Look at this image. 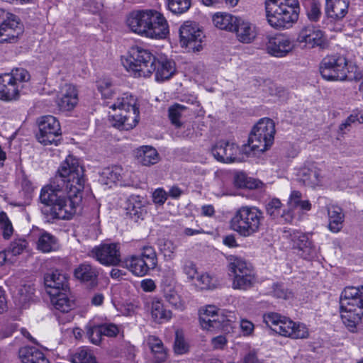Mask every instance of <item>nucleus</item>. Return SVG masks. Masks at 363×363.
<instances>
[{
	"label": "nucleus",
	"mask_w": 363,
	"mask_h": 363,
	"mask_svg": "<svg viewBox=\"0 0 363 363\" xmlns=\"http://www.w3.org/2000/svg\"><path fill=\"white\" fill-rule=\"evenodd\" d=\"M264 215L253 206H242L237 209L230 221V228L243 237H250L259 232Z\"/></svg>",
	"instance_id": "obj_5"
},
{
	"label": "nucleus",
	"mask_w": 363,
	"mask_h": 363,
	"mask_svg": "<svg viewBox=\"0 0 363 363\" xmlns=\"http://www.w3.org/2000/svg\"><path fill=\"white\" fill-rule=\"evenodd\" d=\"M212 154L218 161L225 163L240 162L242 160L239 147L225 141L218 142L212 148Z\"/></svg>",
	"instance_id": "obj_19"
},
{
	"label": "nucleus",
	"mask_w": 363,
	"mask_h": 363,
	"mask_svg": "<svg viewBox=\"0 0 363 363\" xmlns=\"http://www.w3.org/2000/svg\"><path fill=\"white\" fill-rule=\"evenodd\" d=\"M176 249L177 247L171 241L164 242V245L161 247V250L164 257L169 259L174 258Z\"/></svg>",
	"instance_id": "obj_63"
},
{
	"label": "nucleus",
	"mask_w": 363,
	"mask_h": 363,
	"mask_svg": "<svg viewBox=\"0 0 363 363\" xmlns=\"http://www.w3.org/2000/svg\"><path fill=\"white\" fill-rule=\"evenodd\" d=\"M84 170L79 160L68 155L60 164L52 181L41 189L40 200L50 208L52 219L70 220L82 200Z\"/></svg>",
	"instance_id": "obj_1"
},
{
	"label": "nucleus",
	"mask_w": 363,
	"mask_h": 363,
	"mask_svg": "<svg viewBox=\"0 0 363 363\" xmlns=\"http://www.w3.org/2000/svg\"><path fill=\"white\" fill-rule=\"evenodd\" d=\"M298 178L304 185L315 186L323 178V165L316 162H308L299 171Z\"/></svg>",
	"instance_id": "obj_22"
},
{
	"label": "nucleus",
	"mask_w": 363,
	"mask_h": 363,
	"mask_svg": "<svg viewBox=\"0 0 363 363\" xmlns=\"http://www.w3.org/2000/svg\"><path fill=\"white\" fill-rule=\"evenodd\" d=\"M150 312L152 319L158 323L169 321L172 315V311L159 299H154L152 301Z\"/></svg>",
	"instance_id": "obj_39"
},
{
	"label": "nucleus",
	"mask_w": 363,
	"mask_h": 363,
	"mask_svg": "<svg viewBox=\"0 0 363 363\" xmlns=\"http://www.w3.org/2000/svg\"><path fill=\"white\" fill-rule=\"evenodd\" d=\"M227 339L224 335H218L211 340V345L214 349L221 350L227 345Z\"/></svg>",
	"instance_id": "obj_64"
},
{
	"label": "nucleus",
	"mask_w": 363,
	"mask_h": 363,
	"mask_svg": "<svg viewBox=\"0 0 363 363\" xmlns=\"http://www.w3.org/2000/svg\"><path fill=\"white\" fill-rule=\"evenodd\" d=\"M239 17L225 12H217L213 16L214 26L220 29L228 31L235 30Z\"/></svg>",
	"instance_id": "obj_37"
},
{
	"label": "nucleus",
	"mask_w": 363,
	"mask_h": 363,
	"mask_svg": "<svg viewBox=\"0 0 363 363\" xmlns=\"http://www.w3.org/2000/svg\"><path fill=\"white\" fill-rule=\"evenodd\" d=\"M147 38L152 39H164L169 33V24L162 13L152 9Z\"/></svg>",
	"instance_id": "obj_21"
},
{
	"label": "nucleus",
	"mask_w": 363,
	"mask_h": 363,
	"mask_svg": "<svg viewBox=\"0 0 363 363\" xmlns=\"http://www.w3.org/2000/svg\"><path fill=\"white\" fill-rule=\"evenodd\" d=\"M282 204L279 199H273L267 205L266 210L268 215L273 218H279L281 220L291 223L293 220L294 214L290 211L282 210Z\"/></svg>",
	"instance_id": "obj_34"
},
{
	"label": "nucleus",
	"mask_w": 363,
	"mask_h": 363,
	"mask_svg": "<svg viewBox=\"0 0 363 363\" xmlns=\"http://www.w3.org/2000/svg\"><path fill=\"white\" fill-rule=\"evenodd\" d=\"M56 248V239L53 235L47 232L40 233L37 241L38 250L47 253L55 250Z\"/></svg>",
	"instance_id": "obj_42"
},
{
	"label": "nucleus",
	"mask_w": 363,
	"mask_h": 363,
	"mask_svg": "<svg viewBox=\"0 0 363 363\" xmlns=\"http://www.w3.org/2000/svg\"><path fill=\"white\" fill-rule=\"evenodd\" d=\"M283 236L291 242L292 247L297 250L298 255L303 259H311L316 257L317 250L306 234L289 229L284 231Z\"/></svg>",
	"instance_id": "obj_14"
},
{
	"label": "nucleus",
	"mask_w": 363,
	"mask_h": 363,
	"mask_svg": "<svg viewBox=\"0 0 363 363\" xmlns=\"http://www.w3.org/2000/svg\"><path fill=\"white\" fill-rule=\"evenodd\" d=\"M90 256L104 266H116L121 261L120 247L116 243H102L95 246Z\"/></svg>",
	"instance_id": "obj_16"
},
{
	"label": "nucleus",
	"mask_w": 363,
	"mask_h": 363,
	"mask_svg": "<svg viewBox=\"0 0 363 363\" xmlns=\"http://www.w3.org/2000/svg\"><path fill=\"white\" fill-rule=\"evenodd\" d=\"M186 109L187 108L185 106L179 104H175L169 108V118L172 123L176 127H180L182 125L180 118L183 116Z\"/></svg>",
	"instance_id": "obj_48"
},
{
	"label": "nucleus",
	"mask_w": 363,
	"mask_h": 363,
	"mask_svg": "<svg viewBox=\"0 0 363 363\" xmlns=\"http://www.w3.org/2000/svg\"><path fill=\"white\" fill-rule=\"evenodd\" d=\"M180 43L194 52L202 49L203 31L198 25L193 22L186 21L179 28Z\"/></svg>",
	"instance_id": "obj_15"
},
{
	"label": "nucleus",
	"mask_w": 363,
	"mask_h": 363,
	"mask_svg": "<svg viewBox=\"0 0 363 363\" xmlns=\"http://www.w3.org/2000/svg\"><path fill=\"white\" fill-rule=\"evenodd\" d=\"M228 270L235 289L247 290L256 282L254 269L240 257L230 256L228 258Z\"/></svg>",
	"instance_id": "obj_10"
},
{
	"label": "nucleus",
	"mask_w": 363,
	"mask_h": 363,
	"mask_svg": "<svg viewBox=\"0 0 363 363\" xmlns=\"http://www.w3.org/2000/svg\"><path fill=\"white\" fill-rule=\"evenodd\" d=\"M162 294L167 302L177 309L183 310L184 302L175 290V287L162 289Z\"/></svg>",
	"instance_id": "obj_45"
},
{
	"label": "nucleus",
	"mask_w": 363,
	"mask_h": 363,
	"mask_svg": "<svg viewBox=\"0 0 363 363\" xmlns=\"http://www.w3.org/2000/svg\"><path fill=\"white\" fill-rule=\"evenodd\" d=\"M74 274L77 279L83 282L95 284L99 272L95 267L87 262H84L74 269Z\"/></svg>",
	"instance_id": "obj_36"
},
{
	"label": "nucleus",
	"mask_w": 363,
	"mask_h": 363,
	"mask_svg": "<svg viewBox=\"0 0 363 363\" xmlns=\"http://www.w3.org/2000/svg\"><path fill=\"white\" fill-rule=\"evenodd\" d=\"M78 104V91L75 86L65 84L61 89L60 96L57 100V104L60 111L72 110Z\"/></svg>",
	"instance_id": "obj_26"
},
{
	"label": "nucleus",
	"mask_w": 363,
	"mask_h": 363,
	"mask_svg": "<svg viewBox=\"0 0 363 363\" xmlns=\"http://www.w3.org/2000/svg\"><path fill=\"white\" fill-rule=\"evenodd\" d=\"M167 9L175 14L187 11L191 6V0H167Z\"/></svg>",
	"instance_id": "obj_47"
},
{
	"label": "nucleus",
	"mask_w": 363,
	"mask_h": 363,
	"mask_svg": "<svg viewBox=\"0 0 363 363\" xmlns=\"http://www.w3.org/2000/svg\"><path fill=\"white\" fill-rule=\"evenodd\" d=\"M106 106L113 111L119 110L121 113L111 116L112 125L121 130L133 129L139 121V108L137 99L129 93L117 96L113 101H106Z\"/></svg>",
	"instance_id": "obj_3"
},
{
	"label": "nucleus",
	"mask_w": 363,
	"mask_h": 363,
	"mask_svg": "<svg viewBox=\"0 0 363 363\" xmlns=\"http://www.w3.org/2000/svg\"><path fill=\"white\" fill-rule=\"evenodd\" d=\"M45 284L48 289V293L50 296L68 291L67 279L58 271L47 274L45 276Z\"/></svg>",
	"instance_id": "obj_27"
},
{
	"label": "nucleus",
	"mask_w": 363,
	"mask_h": 363,
	"mask_svg": "<svg viewBox=\"0 0 363 363\" xmlns=\"http://www.w3.org/2000/svg\"><path fill=\"white\" fill-rule=\"evenodd\" d=\"M33 293L34 288L30 284H22L13 291V298L18 306L25 308L31 301Z\"/></svg>",
	"instance_id": "obj_40"
},
{
	"label": "nucleus",
	"mask_w": 363,
	"mask_h": 363,
	"mask_svg": "<svg viewBox=\"0 0 363 363\" xmlns=\"http://www.w3.org/2000/svg\"><path fill=\"white\" fill-rule=\"evenodd\" d=\"M155 56L147 49L131 47L127 56L121 58L125 69L134 77H148L154 72Z\"/></svg>",
	"instance_id": "obj_6"
},
{
	"label": "nucleus",
	"mask_w": 363,
	"mask_h": 363,
	"mask_svg": "<svg viewBox=\"0 0 363 363\" xmlns=\"http://www.w3.org/2000/svg\"><path fill=\"white\" fill-rule=\"evenodd\" d=\"M98 89L101 94L102 98L104 99V105L106 102L113 101L116 99V93L111 89V84L108 79L100 80L98 82Z\"/></svg>",
	"instance_id": "obj_49"
},
{
	"label": "nucleus",
	"mask_w": 363,
	"mask_h": 363,
	"mask_svg": "<svg viewBox=\"0 0 363 363\" xmlns=\"http://www.w3.org/2000/svg\"><path fill=\"white\" fill-rule=\"evenodd\" d=\"M266 325L279 335L292 339L307 338L308 329L305 324L295 323L290 318L277 313H268L263 315Z\"/></svg>",
	"instance_id": "obj_9"
},
{
	"label": "nucleus",
	"mask_w": 363,
	"mask_h": 363,
	"mask_svg": "<svg viewBox=\"0 0 363 363\" xmlns=\"http://www.w3.org/2000/svg\"><path fill=\"white\" fill-rule=\"evenodd\" d=\"M173 350L174 353L178 355L186 354L189 351V345L180 330H177L175 333Z\"/></svg>",
	"instance_id": "obj_46"
},
{
	"label": "nucleus",
	"mask_w": 363,
	"mask_h": 363,
	"mask_svg": "<svg viewBox=\"0 0 363 363\" xmlns=\"http://www.w3.org/2000/svg\"><path fill=\"white\" fill-rule=\"evenodd\" d=\"M183 272L187 276L188 279L193 280L197 274V269L195 264L190 260H185L182 264Z\"/></svg>",
	"instance_id": "obj_60"
},
{
	"label": "nucleus",
	"mask_w": 363,
	"mask_h": 363,
	"mask_svg": "<svg viewBox=\"0 0 363 363\" xmlns=\"http://www.w3.org/2000/svg\"><path fill=\"white\" fill-rule=\"evenodd\" d=\"M216 306L209 305L199 310V323L203 330L213 331L221 327V317Z\"/></svg>",
	"instance_id": "obj_23"
},
{
	"label": "nucleus",
	"mask_w": 363,
	"mask_h": 363,
	"mask_svg": "<svg viewBox=\"0 0 363 363\" xmlns=\"http://www.w3.org/2000/svg\"><path fill=\"white\" fill-rule=\"evenodd\" d=\"M0 230L6 240H9L13 233L12 223L4 211L0 212Z\"/></svg>",
	"instance_id": "obj_52"
},
{
	"label": "nucleus",
	"mask_w": 363,
	"mask_h": 363,
	"mask_svg": "<svg viewBox=\"0 0 363 363\" xmlns=\"http://www.w3.org/2000/svg\"><path fill=\"white\" fill-rule=\"evenodd\" d=\"M266 16L269 24L274 28H289L298 20V0H265Z\"/></svg>",
	"instance_id": "obj_4"
},
{
	"label": "nucleus",
	"mask_w": 363,
	"mask_h": 363,
	"mask_svg": "<svg viewBox=\"0 0 363 363\" xmlns=\"http://www.w3.org/2000/svg\"><path fill=\"white\" fill-rule=\"evenodd\" d=\"M177 284L176 272L173 269L168 268L163 272L161 279V290L175 287Z\"/></svg>",
	"instance_id": "obj_53"
},
{
	"label": "nucleus",
	"mask_w": 363,
	"mask_h": 363,
	"mask_svg": "<svg viewBox=\"0 0 363 363\" xmlns=\"http://www.w3.org/2000/svg\"><path fill=\"white\" fill-rule=\"evenodd\" d=\"M235 30L238 40L243 43H250L256 38L257 30L255 25L239 17Z\"/></svg>",
	"instance_id": "obj_28"
},
{
	"label": "nucleus",
	"mask_w": 363,
	"mask_h": 363,
	"mask_svg": "<svg viewBox=\"0 0 363 363\" xmlns=\"http://www.w3.org/2000/svg\"><path fill=\"white\" fill-rule=\"evenodd\" d=\"M147 343L151 350L155 362L160 363L167 359V351L160 339L155 335H150L147 337Z\"/></svg>",
	"instance_id": "obj_38"
},
{
	"label": "nucleus",
	"mask_w": 363,
	"mask_h": 363,
	"mask_svg": "<svg viewBox=\"0 0 363 363\" xmlns=\"http://www.w3.org/2000/svg\"><path fill=\"white\" fill-rule=\"evenodd\" d=\"M347 60L337 55H327L320 62L319 66L322 77L331 82L345 81L350 78V72Z\"/></svg>",
	"instance_id": "obj_11"
},
{
	"label": "nucleus",
	"mask_w": 363,
	"mask_h": 363,
	"mask_svg": "<svg viewBox=\"0 0 363 363\" xmlns=\"http://www.w3.org/2000/svg\"><path fill=\"white\" fill-rule=\"evenodd\" d=\"M61 127L58 120L53 116L47 115L38 119L37 140L43 145H57L61 138Z\"/></svg>",
	"instance_id": "obj_12"
},
{
	"label": "nucleus",
	"mask_w": 363,
	"mask_h": 363,
	"mask_svg": "<svg viewBox=\"0 0 363 363\" xmlns=\"http://www.w3.org/2000/svg\"><path fill=\"white\" fill-rule=\"evenodd\" d=\"M23 33V27L18 18L0 9V43L12 42Z\"/></svg>",
	"instance_id": "obj_13"
},
{
	"label": "nucleus",
	"mask_w": 363,
	"mask_h": 363,
	"mask_svg": "<svg viewBox=\"0 0 363 363\" xmlns=\"http://www.w3.org/2000/svg\"><path fill=\"white\" fill-rule=\"evenodd\" d=\"M266 48L267 52L272 56L283 57L293 50L294 45L289 37L278 34L268 38Z\"/></svg>",
	"instance_id": "obj_20"
},
{
	"label": "nucleus",
	"mask_w": 363,
	"mask_h": 363,
	"mask_svg": "<svg viewBox=\"0 0 363 363\" xmlns=\"http://www.w3.org/2000/svg\"><path fill=\"white\" fill-rule=\"evenodd\" d=\"M322 15L321 4L315 0H313L307 10V16L311 21L317 22Z\"/></svg>",
	"instance_id": "obj_56"
},
{
	"label": "nucleus",
	"mask_w": 363,
	"mask_h": 363,
	"mask_svg": "<svg viewBox=\"0 0 363 363\" xmlns=\"http://www.w3.org/2000/svg\"><path fill=\"white\" fill-rule=\"evenodd\" d=\"M195 279V285L201 290L213 289L218 285L216 277L206 272L198 274Z\"/></svg>",
	"instance_id": "obj_44"
},
{
	"label": "nucleus",
	"mask_w": 363,
	"mask_h": 363,
	"mask_svg": "<svg viewBox=\"0 0 363 363\" xmlns=\"http://www.w3.org/2000/svg\"><path fill=\"white\" fill-rule=\"evenodd\" d=\"M67 292L68 291H65L50 296L51 302L55 308L65 314L62 315H59L57 316L59 323L62 324L71 322L74 318V316L69 313L74 308V303L69 298Z\"/></svg>",
	"instance_id": "obj_24"
},
{
	"label": "nucleus",
	"mask_w": 363,
	"mask_h": 363,
	"mask_svg": "<svg viewBox=\"0 0 363 363\" xmlns=\"http://www.w3.org/2000/svg\"><path fill=\"white\" fill-rule=\"evenodd\" d=\"M135 155L137 162L143 166L153 165L160 160V155L156 149L149 145H143L137 148Z\"/></svg>",
	"instance_id": "obj_33"
},
{
	"label": "nucleus",
	"mask_w": 363,
	"mask_h": 363,
	"mask_svg": "<svg viewBox=\"0 0 363 363\" xmlns=\"http://www.w3.org/2000/svg\"><path fill=\"white\" fill-rule=\"evenodd\" d=\"M71 362L72 363H97L92 351L86 347L79 348L72 355Z\"/></svg>",
	"instance_id": "obj_43"
},
{
	"label": "nucleus",
	"mask_w": 363,
	"mask_h": 363,
	"mask_svg": "<svg viewBox=\"0 0 363 363\" xmlns=\"http://www.w3.org/2000/svg\"><path fill=\"white\" fill-rule=\"evenodd\" d=\"M301 201V194L298 191H292L288 201L287 211L293 213L294 209L298 208Z\"/></svg>",
	"instance_id": "obj_59"
},
{
	"label": "nucleus",
	"mask_w": 363,
	"mask_h": 363,
	"mask_svg": "<svg viewBox=\"0 0 363 363\" xmlns=\"http://www.w3.org/2000/svg\"><path fill=\"white\" fill-rule=\"evenodd\" d=\"M100 326L104 336L113 337L119 333V329L115 324L105 323L100 325Z\"/></svg>",
	"instance_id": "obj_61"
},
{
	"label": "nucleus",
	"mask_w": 363,
	"mask_h": 363,
	"mask_svg": "<svg viewBox=\"0 0 363 363\" xmlns=\"http://www.w3.org/2000/svg\"><path fill=\"white\" fill-rule=\"evenodd\" d=\"M87 335L90 341L94 345H99L101 341L103 333L100 325H94L88 328Z\"/></svg>",
	"instance_id": "obj_57"
},
{
	"label": "nucleus",
	"mask_w": 363,
	"mask_h": 363,
	"mask_svg": "<svg viewBox=\"0 0 363 363\" xmlns=\"http://www.w3.org/2000/svg\"><path fill=\"white\" fill-rule=\"evenodd\" d=\"M297 42L303 44L307 48L325 49L328 46V40L324 33L313 26L303 27L298 35Z\"/></svg>",
	"instance_id": "obj_17"
},
{
	"label": "nucleus",
	"mask_w": 363,
	"mask_h": 363,
	"mask_svg": "<svg viewBox=\"0 0 363 363\" xmlns=\"http://www.w3.org/2000/svg\"><path fill=\"white\" fill-rule=\"evenodd\" d=\"M125 210L126 215L135 221H138L140 218L143 219V216L146 212L144 202L140 196L136 195H131L127 199Z\"/></svg>",
	"instance_id": "obj_31"
},
{
	"label": "nucleus",
	"mask_w": 363,
	"mask_h": 363,
	"mask_svg": "<svg viewBox=\"0 0 363 363\" xmlns=\"http://www.w3.org/2000/svg\"><path fill=\"white\" fill-rule=\"evenodd\" d=\"M152 68L157 82L169 79L176 72L174 62L164 55L155 57Z\"/></svg>",
	"instance_id": "obj_25"
},
{
	"label": "nucleus",
	"mask_w": 363,
	"mask_h": 363,
	"mask_svg": "<svg viewBox=\"0 0 363 363\" xmlns=\"http://www.w3.org/2000/svg\"><path fill=\"white\" fill-rule=\"evenodd\" d=\"M30 75L23 68H16L10 73L0 75V99L5 101H15L19 99Z\"/></svg>",
	"instance_id": "obj_8"
},
{
	"label": "nucleus",
	"mask_w": 363,
	"mask_h": 363,
	"mask_svg": "<svg viewBox=\"0 0 363 363\" xmlns=\"http://www.w3.org/2000/svg\"><path fill=\"white\" fill-rule=\"evenodd\" d=\"M272 293L273 296L278 298L288 300L293 297V293L284 285L280 284H276L274 285Z\"/></svg>",
	"instance_id": "obj_58"
},
{
	"label": "nucleus",
	"mask_w": 363,
	"mask_h": 363,
	"mask_svg": "<svg viewBox=\"0 0 363 363\" xmlns=\"http://www.w3.org/2000/svg\"><path fill=\"white\" fill-rule=\"evenodd\" d=\"M28 242L23 238H16L10 244L9 252L13 255H18L23 253L28 247Z\"/></svg>",
	"instance_id": "obj_54"
},
{
	"label": "nucleus",
	"mask_w": 363,
	"mask_h": 363,
	"mask_svg": "<svg viewBox=\"0 0 363 363\" xmlns=\"http://www.w3.org/2000/svg\"><path fill=\"white\" fill-rule=\"evenodd\" d=\"M340 315L344 325L354 332L363 315V286H347L340 301Z\"/></svg>",
	"instance_id": "obj_2"
},
{
	"label": "nucleus",
	"mask_w": 363,
	"mask_h": 363,
	"mask_svg": "<svg viewBox=\"0 0 363 363\" xmlns=\"http://www.w3.org/2000/svg\"><path fill=\"white\" fill-rule=\"evenodd\" d=\"M275 134V124L269 118H261L254 126L248 139L247 145L242 151L249 155V150L263 152L273 143Z\"/></svg>",
	"instance_id": "obj_7"
},
{
	"label": "nucleus",
	"mask_w": 363,
	"mask_h": 363,
	"mask_svg": "<svg viewBox=\"0 0 363 363\" xmlns=\"http://www.w3.org/2000/svg\"><path fill=\"white\" fill-rule=\"evenodd\" d=\"M139 257L143 259L145 263L155 269L157 265V257L155 248L150 245H145L142 248L141 255Z\"/></svg>",
	"instance_id": "obj_50"
},
{
	"label": "nucleus",
	"mask_w": 363,
	"mask_h": 363,
	"mask_svg": "<svg viewBox=\"0 0 363 363\" xmlns=\"http://www.w3.org/2000/svg\"><path fill=\"white\" fill-rule=\"evenodd\" d=\"M356 122L360 124L363 123V113L358 109L354 110L347 119L340 124V130L343 132Z\"/></svg>",
	"instance_id": "obj_55"
},
{
	"label": "nucleus",
	"mask_w": 363,
	"mask_h": 363,
	"mask_svg": "<svg viewBox=\"0 0 363 363\" xmlns=\"http://www.w3.org/2000/svg\"><path fill=\"white\" fill-rule=\"evenodd\" d=\"M123 172L120 166L107 167L100 173L99 180L101 184L111 187L113 184L121 181Z\"/></svg>",
	"instance_id": "obj_35"
},
{
	"label": "nucleus",
	"mask_w": 363,
	"mask_h": 363,
	"mask_svg": "<svg viewBox=\"0 0 363 363\" xmlns=\"http://www.w3.org/2000/svg\"><path fill=\"white\" fill-rule=\"evenodd\" d=\"M152 9L133 11L126 18V24L130 30L143 37L147 38L150 22Z\"/></svg>",
	"instance_id": "obj_18"
},
{
	"label": "nucleus",
	"mask_w": 363,
	"mask_h": 363,
	"mask_svg": "<svg viewBox=\"0 0 363 363\" xmlns=\"http://www.w3.org/2000/svg\"><path fill=\"white\" fill-rule=\"evenodd\" d=\"M123 264L126 269L137 277H143L147 274L150 269H154L145 263L139 255H131L125 258Z\"/></svg>",
	"instance_id": "obj_32"
},
{
	"label": "nucleus",
	"mask_w": 363,
	"mask_h": 363,
	"mask_svg": "<svg viewBox=\"0 0 363 363\" xmlns=\"http://www.w3.org/2000/svg\"><path fill=\"white\" fill-rule=\"evenodd\" d=\"M167 193L162 188H158L152 194V200L155 203L162 205L167 199Z\"/></svg>",
	"instance_id": "obj_62"
},
{
	"label": "nucleus",
	"mask_w": 363,
	"mask_h": 363,
	"mask_svg": "<svg viewBox=\"0 0 363 363\" xmlns=\"http://www.w3.org/2000/svg\"><path fill=\"white\" fill-rule=\"evenodd\" d=\"M349 5V0H326L325 14L333 21H340L347 13Z\"/></svg>",
	"instance_id": "obj_29"
},
{
	"label": "nucleus",
	"mask_w": 363,
	"mask_h": 363,
	"mask_svg": "<svg viewBox=\"0 0 363 363\" xmlns=\"http://www.w3.org/2000/svg\"><path fill=\"white\" fill-rule=\"evenodd\" d=\"M18 358L21 363H50L45 354L33 346H25L20 348Z\"/></svg>",
	"instance_id": "obj_30"
},
{
	"label": "nucleus",
	"mask_w": 363,
	"mask_h": 363,
	"mask_svg": "<svg viewBox=\"0 0 363 363\" xmlns=\"http://www.w3.org/2000/svg\"><path fill=\"white\" fill-rule=\"evenodd\" d=\"M329 224L328 228L333 233L339 232L342 228L344 214L340 206H330L328 210Z\"/></svg>",
	"instance_id": "obj_41"
},
{
	"label": "nucleus",
	"mask_w": 363,
	"mask_h": 363,
	"mask_svg": "<svg viewBox=\"0 0 363 363\" xmlns=\"http://www.w3.org/2000/svg\"><path fill=\"white\" fill-rule=\"evenodd\" d=\"M234 183L239 188L254 189L258 186L257 181L247 177L243 172H239L235 175Z\"/></svg>",
	"instance_id": "obj_51"
}]
</instances>
